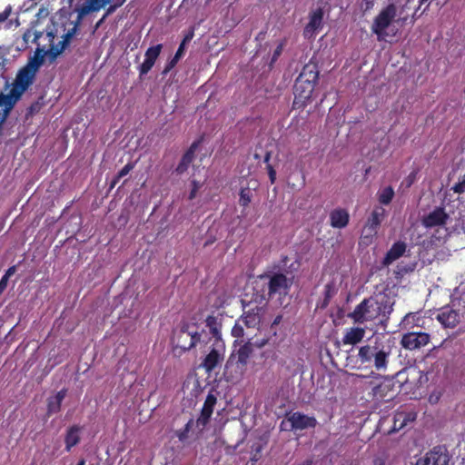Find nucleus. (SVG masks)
Masks as SVG:
<instances>
[{
  "label": "nucleus",
  "instance_id": "obj_1",
  "mask_svg": "<svg viewBox=\"0 0 465 465\" xmlns=\"http://www.w3.org/2000/svg\"><path fill=\"white\" fill-rule=\"evenodd\" d=\"M396 349L390 339L376 337L359 348L357 361L361 366L371 370V372H386Z\"/></svg>",
  "mask_w": 465,
  "mask_h": 465
},
{
  "label": "nucleus",
  "instance_id": "obj_2",
  "mask_svg": "<svg viewBox=\"0 0 465 465\" xmlns=\"http://www.w3.org/2000/svg\"><path fill=\"white\" fill-rule=\"evenodd\" d=\"M254 284V289L261 292L262 300L277 299L282 301L289 293L292 285V279L281 272H265L257 277Z\"/></svg>",
  "mask_w": 465,
  "mask_h": 465
},
{
  "label": "nucleus",
  "instance_id": "obj_3",
  "mask_svg": "<svg viewBox=\"0 0 465 465\" xmlns=\"http://www.w3.org/2000/svg\"><path fill=\"white\" fill-rule=\"evenodd\" d=\"M393 302L387 295H383L381 299L369 297L359 303L349 317L354 322L363 323L378 319L380 316L388 319L393 311Z\"/></svg>",
  "mask_w": 465,
  "mask_h": 465
},
{
  "label": "nucleus",
  "instance_id": "obj_4",
  "mask_svg": "<svg viewBox=\"0 0 465 465\" xmlns=\"http://www.w3.org/2000/svg\"><path fill=\"white\" fill-rule=\"evenodd\" d=\"M206 338L207 332L204 330L200 331L195 323L183 322L173 331V352L175 356L181 357L198 345L202 347L203 342H206Z\"/></svg>",
  "mask_w": 465,
  "mask_h": 465
},
{
  "label": "nucleus",
  "instance_id": "obj_5",
  "mask_svg": "<svg viewBox=\"0 0 465 465\" xmlns=\"http://www.w3.org/2000/svg\"><path fill=\"white\" fill-rule=\"evenodd\" d=\"M36 74L37 72L29 66H23L17 72L9 93L6 94L0 93V104H8L15 107L23 94L33 84Z\"/></svg>",
  "mask_w": 465,
  "mask_h": 465
},
{
  "label": "nucleus",
  "instance_id": "obj_6",
  "mask_svg": "<svg viewBox=\"0 0 465 465\" xmlns=\"http://www.w3.org/2000/svg\"><path fill=\"white\" fill-rule=\"evenodd\" d=\"M371 391L369 393L376 402H389L398 394L395 382L392 379L385 378L378 383L370 382Z\"/></svg>",
  "mask_w": 465,
  "mask_h": 465
},
{
  "label": "nucleus",
  "instance_id": "obj_7",
  "mask_svg": "<svg viewBox=\"0 0 465 465\" xmlns=\"http://www.w3.org/2000/svg\"><path fill=\"white\" fill-rule=\"evenodd\" d=\"M397 15V7L394 3H390L374 18L371 31L380 39L385 35V30L390 26Z\"/></svg>",
  "mask_w": 465,
  "mask_h": 465
},
{
  "label": "nucleus",
  "instance_id": "obj_8",
  "mask_svg": "<svg viewBox=\"0 0 465 465\" xmlns=\"http://www.w3.org/2000/svg\"><path fill=\"white\" fill-rule=\"evenodd\" d=\"M315 84L310 82H302L296 80L294 84V100L292 103L293 109L302 110L307 103L311 100L315 88Z\"/></svg>",
  "mask_w": 465,
  "mask_h": 465
},
{
  "label": "nucleus",
  "instance_id": "obj_9",
  "mask_svg": "<svg viewBox=\"0 0 465 465\" xmlns=\"http://www.w3.org/2000/svg\"><path fill=\"white\" fill-rule=\"evenodd\" d=\"M450 455L443 445L433 447L424 456L419 458L416 465H449Z\"/></svg>",
  "mask_w": 465,
  "mask_h": 465
},
{
  "label": "nucleus",
  "instance_id": "obj_10",
  "mask_svg": "<svg viewBox=\"0 0 465 465\" xmlns=\"http://www.w3.org/2000/svg\"><path fill=\"white\" fill-rule=\"evenodd\" d=\"M286 421L290 425L288 430L292 431L314 429L318 424L314 416H309L301 411L287 413Z\"/></svg>",
  "mask_w": 465,
  "mask_h": 465
},
{
  "label": "nucleus",
  "instance_id": "obj_11",
  "mask_svg": "<svg viewBox=\"0 0 465 465\" xmlns=\"http://www.w3.org/2000/svg\"><path fill=\"white\" fill-rule=\"evenodd\" d=\"M210 352L203 360L201 366L207 371H213L224 358L225 345L223 341L216 339V343H212Z\"/></svg>",
  "mask_w": 465,
  "mask_h": 465
},
{
  "label": "nucleus",
  "instance_id": "obj_12",
  "mask_svg": "<svg viewBox=\"0 0 465 465\" xmlns=\"http://www.w3.org/2000/svg\"><path fill=\"white\" fill-rule=\"evenodd\" d=\"M430 335L424 331H408L401 336V345L405 350L416 351L428 345Z\"/></svg>",
  "mask_w": 465,
  "mask_h": 465
},
{
  "label": "nucleus",
  "instance_id": "obj_13",
  "mask_svg": "<svg viewBox=\"0 0 465 465\" xmlns=\"http://www.w3.org/2000/svg\"><path fill=\"white\" fill-rule=\"evenodd\" d=\"M385 217V210L381 206H376L371 215L368 217L362 230L365 238L373 237L377 234L378 229Z\"/></svg>",
  "mask_w": 465,
  "mask_h": 465
},
{
  "label": "nucleus",
  "instance_id": "obj_14",
  "mask_svg": "<svg viewBox=\"0 0 465 465\" xmlns=\"http://www.w3.org/2000/svg\"><path fill=\"white\" fill-rule=\"evenodd\" d=\"M323 15L324 12L321 7L310 13L309 22L303 29L304 38L312 39L315 37L317 32L322 27Z\"/></svg>",
  "mask_w": 465,
  "mask_h": 465
},
{
  "label": "nucleus",
  "instance_id": "obj_15",
  "mask_svg": "<svg viewBox=\"0 0 465 465\" xmlns=\"http://www.w3.org/2000/svg\"><path fill=\"white\" fill-rule=\"evenodd\" d=\"M216 403H217L216 395L213 391H210L203 402L200 416L198 417V419L196 420V425L198 427L203 428L208 424Z\"/></svg>",
  "mask_w": 465,
  "mask_h": 465
},
{
  "label": "nucleus",
  "instance_id": "obj_16",
  "mask_svg": "<svg viewBox=\"0 0 465 465\" xmlns=\"http://www.w3.org/2000/svg\"><path fill=\"white\" fill-rule=\"evenodd\" d=\"M417 418L414 411H397L393 416V425L389 429L386 433L392 434L403 429L409 423L413 422Z\"/></svg>",
  "mask_w": 465,
  "mask_h": 465
},
{
  "label": "nucleus",
  "instance_id": "obj_17",
  "mask_svg": "<svg viewBox=\"0 0 465 465\" xmlns=\"http://www.w3.org/2000/svg\"><path fill=\"white\" fill-rule=\"evenodd\" d=\"M163 45L158 44L156 45L149 47L145 52V58L142 64L139 66L140 77L148 74L153 66L154 65L157 58L159 57Z\"/></svg>",
  "mask_w": 465,
  "mask_h": 465
},
{
  "label": "nucleus",
  "instance_id": "obj_18",
  "mask_svg": "<svg viewBox=\"0 0 465 465\" xmlns=\"http://www.w3.org/2000/svg\"><path fill=\"white\" fill-rule=\"evenodd\" d=\"M263 313V307L255 305L244 311L242 315V321L248 328H254L260 324Z\"/></svg>",
  "mask_w": 465,
  "mask_h": 465
},
{
  "label": "nucleus",
  "instance_id": "obj_19",
  "mask_svg": "<svg viewBox=\"0 0 465 465\" xmlns=\"http://www.w3.org/2000/svg\"><path fill=\"white\" fill-rule=\"evenodd\" d=\"M449 218V215L445 213L443 208L438 207L424 216L422 219V224L426 228H432L435 226L444 225Z\"/></svg>",
  "mask_w": 465,
  "mask_h": 465
},
{
  "label": "nucleus",
  "instance_id": "obj_20",
  "mask_svg": "<svg viewBox=\"0 0 465 465\" xmlns=\"http://www.w3.org/2000/svg\"><path fill=\"white\" fill-rule=\"evenodd\" d=\"M436 319L445 328H453L460 322V316H459L458 312L450 307L441 308V310L438 313Z\"/></svg>",
  "mask_w": 465,
  "mask_h": 465
},
{
  "label": "nucleus",
  "instance_id": "obj_21",
  "mask_svg": "<svg viewBox=\"0 0 465 465\" xmlns=\"http://www.w3.org/2000/svg\"><path fill=\"white\" fill-rule=\"evenodd\" d=\"M199 144H200L199 141L193 142L190 145V147L186 150V152L183 153V155L181 158L180 163H178V165L175 168V173L177 174H183L188 170L190 164L193 163V161L194 159L195 152H196Z\"/></svg>",
  "mask_w": 465,
  "mask_h": 465
},
{
  "label": "nucleus",
  "instance_id": "obj_22",
  "mask_svg": "<svg viewBox=\"0 0 465 465\" xmlns=\"http://www.w3.org/2000/svg\"><path fill=\"white\" fill-rule=\"evenodd\" d=\"M350 221V214L346 209L336 208L330 213V224L333 228H345Z\"/></svg>",
  "mask_w": 465,
  "mask_h": 465
},
{
  "label": "nucleus",
  "instance_id": "obj_23",
  "mask_svg": "<svg viewBox=\"0 0 465 465\" xmlns=\"http://www.w3.org/2000/svg\"><path fill=\"white\" fill-rule=\"evenodd\" d=\"M82 430L83 428L79 425H72L67 428L64 434V449L67 452L80 443Z\"/></svg>",
  "mask_w": 465,
  "mask_h": 465
},
{
  "label": "nucleus",
  "instance_id": "obj_24",
  "mask_svg": "<svg viewBox=\"0 0 465 465\" xmlns=\"http://www.w3.org/2000/svg\"><path fill=\"white\" fill-rule=\"evenodd\" d=\"M406 243L401 241L394 242L390 250L387 252L385 257L382 260L383 266H389L393 262L401 258L406 252Z\"/></svg>",
  "mask_w": 465,
  "mask_h": 465
},
{
  "label": "nucleus",
  "instance_id": "obj_25",
  "mask_svg": "<svg viewBox=\"0 0 465 465\" xmlns=\"http://www.w3.org/2000/svg\"><path fill=\"white\" fill-rule=\"evenodd\" d=\"M319 74L318 64L313 62H309L302 67V72L296 80H300V82H310L316 84L319 79Z\"/></svg>",
  "mask_w": 465,
  "mask_h": 465
},
{
  "label": "nucleus",
  "instance_id": "obj_26",
  "mask_svg": "<svg viewBox=\"0 0 465 465\" xmlns=\"http://www.w3.org/2000/svg\"><path fill=\"white\" fill-rule=\"evenodd\" d=\"M365 336V329L361 327H352L346 331L343 335L342 342L345 345H355L361 342Z\"/></svg>",
  "mask_w": 465,
  "mask_h": 465
},
{
  "label": "nucleus",
  "instance_id": "obj_27",
  "mask_svg": "<svg viewBox=\"0 0 465 465\" xmlns=\"http://www.w3.org/2000/svg\"><path fill=\"white\" fill-rule=\"evenodd\" d=\"M67 393L66 389H62L54 396L49 397L47 400V415L58 413L61 410L62 402Z\"/></svg>",
  "mask_w": 465,
  "mask_h": 465
},
{
  "label": "nucleus",
  "instance_id": "obj_28",
  "mask_svg": "<svg viewBox=\"0 0 465 465\" xmlns=\"http://www.w3.org/2000/svg\"><path fill=\"white\" fill-rule=\"evenodd\" d=\"M47 53L44 48L37 47L33 57H30L25 65L29 66L33 70L38 72L40 67L45 63V57Z\"/></svg>",
  "mask_w": 465,
  "mask_h": 465
},
{
  "label": "nucleus",
  "instance_id": "obj_29",
  "mask_svg": "<svg viewBox=\"0 0 465 465\" xmlns=\"http://www.w3.org/2000/svg\"><path fill=\"white\" fill-rule=\"evenodd\" d=\"M421 322L423 319L419 312H409L401 321V325L404 329H413L415 327H422Z\"/></svg>",
  "mask_w": 465,
  "mask_h": 465
},
{
  "label": "nucleus",
  "instance_id": "obj_30",
  "mask_svg": "<svg viewBox=\"0 0 465 465\" xmlns=\"http://www.w3.org/2000/svg\"><path fill=\"white\" fill-rule=\"evenodd\" d=\"M206 324L210 328V333L212 336L210 337L207 333L206 342H203V344L206 345L210 341H212V343H216V339L223 341L220 330L216 326V319L213 316L207 317Z\"/></svg>",
  "mask_w": 465,
  "mask_h": 465
},
{
  "label": "nucleus",
  "instance_id": "obj_31",
  "mask_svg": "<svg viewBox=\"0 0 465 465\" xmlns=\"http://www.w3.org/2000/svg\"><path fill=\"white\" fill-rule=\"evenodd\" d=\"M252 352V349L249 343L242 345L236 352L237 363L241 365H245Z\"/></svg>",
  "mask_w": 465,
  "mask_h": 465
},
{
  "label": "nucleus",
  "instance_id": "obj_32",
  "mask_svg": "<svg viewBox=\"0 0 465 465\" xmlns=\"http://www.w3.org/2000/svg\"><path fill=\"white\" fill-rule=\"evenodd\" d=\"M394 197V190L391 186L384 187L378 193V201L383 205H388L391 203Z\"/></svg>",
  "mask_w": 465,
  "mask_h": 465
},
{
  "label": "nucleus",
  "instance_id": "obj_33",
  "mask_svg": "<svg viewBox=\"0 0 465 465\" xmlns=\"http://www.w3.org/2000/svg\"><path fill=\"white\" fill-rule=\"evenodd\" d=\"M14 106L8 104H0V138L5 134V124Z\"/></svg>",
  "mask_w": 465,
  "mask_h": 465
},
{
  "label": "nucleus",
  "instance_id": "obj_34",
  "mask_svg": "<svg viewBox=\"0 0 465 465\" xmlns=\"http://www.w3.org/2000/svg\"><path fill=\"white\" fill-rule=\"evenodd\" d=\"M335 293L336 289L334 284L332 282L327 283L324 286V299L321 303L320 307L322 309L326 308L329 305L331 299L334 296Z\"/></svg>",
  "mask_w": 465,
  "mask_h": 465
},
{
  "label": "nucleus",
  "instance_id": "obj_35",
  "mask_svg": "<svg viewBox=\"0 0 465 465\" xmlns=\"http://www.w3.org/2000/svg\"><path fill=\"white\" fill-rule=\"evenodd\" d=\"M239 204L242 207H247L252 199V193L250 188H242L240 191Z\"/></svg>",
  "mask_w": 465,
  "mask_h": 465
},
{
  "label": "nucleus",
  "instance_id": "obj_36",
  "mask_svg": "<svg viewBox=\"0 0 465 465\" xmlns=\"http://www.w3.org/2000/svg\"><path fill=\"white\" fill-rule=\"evenodd\" d=\"M110 1L111 0H91V5L87 7H83L81 14L85 15L89 11H98L101 7L110 3Z\"/></svg>",
  "mask_w": 465,
  "mask_h": 465
},
{
  "label": "nucleus",
  "instance_id": "obj_37",
  "mask_svg": "<svg viewBox=\"0 0 465 465\" xmlns=\"http://www.w3.org/2000/svg\"><path fill=\"white\" fill-rule=\"evenodd\" d=\"M193 423V419H190L183 429L176 431V436L178 437L180 441H184L185 440H187L189 431L191 430Z\"/></svg>",
  "mask_w": 465,
  "mask_h": 465
},
{
  "label": "nucleus",
  "instance_id": "obj_38",
  "mask_svg": "<svg viewBox=\"0 0 465 465\" xmlns=\"http://www.w3.org/2000/svg\"><path fill=\"white\" fill-rule=\"evenodd\" d=\"M377 0H358V6L362 15L373 9Z\"/></svg>",
  "mask_w": 465,
  "mask_h": 465
},
{
  "label": "nucleus",
  "instance_id": "obj_39",
  "mask_svg": "<svg viewBox=\"0 0 465 465\" xmlns=\"http://www.w3.org/2000/svg\"><path fill=\"white\" fill-rule=\"evenodd\" d=\"M45 52L47 53L46 55H48L50 57V60L54 61L64 51H63V47H59L58 45H51L50 49H48Z\"/></svg>",
  "mask_w": 465,
  "mask_h": 465
},
{
  "label": "nucleus",
  "instance_id": "obj_40",
  "mask_svg": "<svg viewBox=\"0 0 465 465\" xmlns=\"http://www.w3.org/2000/svg\"><path fill=\"white\" fill-rule=\"evenodd\" d=\"M135 166V163L130 162L126 163L118 173L117 178H123L127 175Z\"/></svg>",
  "mask_w": 465,
  "mask_h": 465
},
{
  "label": "nucleus",
  "instance_id": "obj_41",
  "mask_svg": "<svg viewBox=\"0 0 465 465\" xmlns=\"http://www.w3.org/2000/svg\"><path fill=\"white\" fill-rule=\"evenodd\" d=\"M418 171L414 170L409 173V175L404 179L402 183H405L406 187H411L417 180Z\"/></svg>",
  "mask_w": 465,
  "mask_h": 465
},
{
  "label": "nucleus",
  "instance_id": "obj_42",
  "mask_svg": "<svg viewBox=\"0 0 465 465\" xmlns=\"http://www.w3.org/2000/svg\"><path fill=\"white\" fill-rule=\"evenodd\" d=\"M200 187H201V183L198 181H196V180L192 181V190L189 193V197H188L189 200H193L196 197V193H197L198 190L200 189Z\"/></svg>",
  "mask_w": 465,
  "mask_h": 465
},
{
  "label": "nucleus",
  "instance_id": "obj_43",
  "mask_svg": "<svg viewBox=\"0 0 465 465\" xmlns=\"http://www.w3.org/2000/svg\"><path fill=\"white\" fill-rule=\"evenodd\" d=\"M387 455L385 453L374 456L372 465H386Z\"/></svg>",
  "mask_w": 465,
  "mask_h": 465
},
{
  "label": "nucleus",
  "instance_id": "obj_44",
  "mask_svg": "<svg viewBox=\"0 0 465 465\" xmlns=\"http://www.w3.org/2000/svg\"><path fill=\"white\" fill-rule=\"evenodd\" d=\"M453 191L457 193H462L465 192V175L459 183H455Z\"/></svg>",
  "mask_w": 465,
  "mask_h": 465
},
{
  "label": "nucleus",
  "instance_id": "obj_45",
  "mask_svg": "<svg viewBox=\"0 0 465 465\" xmlns=\"http://www.w3.org/2000/svg\"><path fill=\"white\" fill-rule=\"evenodd\" d=\"M180 58H177L175 55L167 63L163 74H167L169 71H171L178 63Z\"/></svg>",
  "mask_w": 465,
  "mask_h": 465
},
{
  "label": "nucleus",
  "instance_id": "obj_46",
  "mask_svg": "<svg viewBox=\"0 0 465 465\" xmlns=\"http://www.w3.org/2000/svg\"><path fill=\"white\" fill-rule=\"evenodd\" d=\"M232 335L236 338L242 337L243 328L239 324H235L232 329Z\"/></svg>",
  "mask_w": 465,
  "mask_h": 465
},
{
  "label": "nucleus",
  "instance_id": "obj_47",
  "mask_svg": "<svg viewBox=\"0 0 465 465\" xmlns=\"http://www.w3.org/2000/svg\"><path fill=\"white\" fill-rule=\"evenodd\" d=\"M11 12H12V6L7 5L5 7V9L0 13V23L5 22L11 15Z\"/></svg>",
  "mask_w": 465,
  "mask_h": 465
},
{
  "label": "nucleus",
  "instance_id": "obj_48",
  "mask_svg": "<svg viewBox=\"0 0 465 465\" xmlns=\"http://www.w3.org/2000/svg\"><path fill=\"white\" fill-rule=\"evenodd\" d=\"M77 30V25H75L73 28L69 29L66 34L64 35L63 39L66 40L70 43L73 36L75 35Z\"/></svg>",
  "mask_w": 465,
  "mask_h": 465
},
{
  "label": "nucleus",
  "instance_id": "obj_49",
  "mask_svg": "<svg viewBox=\"0 0 465 465\" xmlns=\"http://www.w3.org/2000/svg\"><path fill=\"white\" fill-rule=\"evenodd\" d=\"M267 171H268L271 183H274V182L276 180V171L271 164H267Z\"/></svg>",
  "mask_w": 465,
  "mask_h": 465
},
{
  "label": "nucleus",
  "instance_id": "obj_50",
  "mask_svg": "<svg viewBox=\"0 0 465 465\" xmlns=\"http://www.w3.org/2000/svg\"><path fill=\"white\" fill-rule=\"evenodd\" d=\"M282 48H283V44H280L275 48L273 54H272V62H275L278 59V57L281 55V54L282 52Z\"/></svg>",
  "mask_w": 465,
  "mask_h": 465
},
{
  "label": "nucleus",
  "instance_id": "obj_51",
  "mask_svg": "<svg viewBox=\"0 0 465 465\" xmlns=\"http://www.w3.org/2000/svg\"><path fill=\"white\" fill-rule=\"evenodd\" d=\"M252 450H253V451H255V453L253 454V456H252V460H254V461H256V460H259V457H260V455H259V454H260V452H261V450H262V445H260V444L253 445V446L252 447Z\"/></svg>",
  "mask_w": 465,
  "mask_h": 465
},
{
  "label": "nucleus",
  "instance_id": "obj_52",
  "mask_svg": "<svg viewBox=\"0 0 465 465\" xmlns=\"http://www.w3.org/2000/svg\"><path fill=\"white\" fill-rule=\"evenodd\" d=\"M184 49H185V45L181 43L174 55L177 58H181L183 55Z\"/></svg>",
  "mask_w": 465,
  "mask_h": 465
},
{
  "label": "nucleus",
  "instance_id": "obj_53",
  "mask_svg": "<svg viewBox=\"0 0 465 465\" xmlns=\"http://www.w3.org/2000/svg\"><path fill=\"white\" fill-rule=\"evenodd\" d=\"M16 272V266L15 265H13L11 267H9L5 273L4 274V276H5L6 278H10L12 275H14Z\"/></svg>",
  "mask_w": 465,
  "mask_h": 465
},
{
  "label": "nucleus",
  "instance_id": "obj_54",
  "mask_svg": "<svg viewBox=\"0 0 465 465\" xmlns=\"http://www.w3.org/2000/svg\"><path fill=\"white\" fill-rule=\"evenodd\" d=\"M194 35L193 30H191L185 36L183 37L182 43L186 45V43L190 42Z\"/></svg>",
  "mask_w": 465,
  "mask_h": 465
},
{
  "label": "nucleus",
  "instance_id": "obj_55",
  "mask_svg": "<svg viewBox=\"0 0 465 465\" xmlns=\"http://www.w3.org/2000/svg\"><path fill=\"white\" fill-rule=\"evenodd\" d=\"M8 280H9L8 278H6L5 276L3 275V277L0 280V289H2L4 291L6 289Z\"/></svg>",
  "mask_w": 465,
  "mask_h": 465
},
{
  "label": "nucleus",
  "instance_id": "obj_56",
  "mask_svg": "<svg viewBox=\"0 0 465 465\" xmlns=\"http://www.w3.org/2000/svg\"><path fill=\"white\" fill-rule=\"evenodd\" d=\"M120 179L121 178H117V175H115L110 183V189L114 188L116 184L119 183Z\"/></svg>",
  "mask_w": 465,
  "mask_h": 465
},
{
  "label": "nucleus",
  "instance_id": "obj_57",
  "mask_svg": "<svg viewBox=\"0 0 465 465\" xmlns=\"http://www.w3.org/2000/svg\"><path fill=\"white\" fill-rule=\"evenodd\" d=\"M124 1H125V0H122L121 2H119V3L115 4L114 5L110 6V7L108 8V10H107V14H109V13L113 12L116 7L121 6V5L124 4Z\"/></svg>",
  "mask_w": 465,
  "mask_h": 465
},
{
  "label": "nucleus",
  "instance_id": "obj_58",
  "mask_svg": "<svg viewBox=\"0 0 465 465\" xmlns=\"http://www.w3.org/2000/svg\"><path fill=\"white\" fill-rule=\"evenodd\" d=\"M69 45V42H67L66 40L63 39L59 42V44L57 45L59 47H63V51L67 47V45Z\"/></svg>",
  "mask_w": 465,
  "mask_h": 465
},
{
  "label": "nucleus",
  "instance_id": "obj_59",
  "mask_svg": "<svg viewBox=\"0 0 465 465\" xmlns=\"http://www.w3.org/2000/svg\"><path fill=\"white\" fill-rule=\"evenodd\" d=\"M299 465H312V459H307V460H305L304 461H302Z\"/></svg>",
  "mask_w": 465,
  "mask_h": 465
},
{
  "label": "nucleus",
  "instance_id": "obj_60",
  "mask_svg": "<svg viewBox=\"0 0 465 465\" xmlns=\"http://www.w3.org/2000/svg\"><path fill=\"white\" fill-rule=\"evenodd\" d=\"M30 35H31V32L28 30V31H27V32H25V33L24 34V35H23L24 40H25V42H27V41H28V38L30 37Z\"/></svg>",
  "mask_w": 465,
  "mask_h": 465
},
{
  "label": "nucleus",
  "instance_id": "obj_61",
  "mask_svg": "<svg viewBox=\"0 0 465 465\" xmlns=\"http://www.w3.org/2000/svg\"><path fill=\"white\" fill-rule=\"evenodd\" d=\"M42 35V33L41 32H35V38H34V42H36L37 39Z\"/></svg>",
  "mask_w": 465,
  "mask_h": 465
},
{
  "label": "nucleus",
  "instance_id": "obj_62",
  "mask_svg": "<svg viewBox=\"0 0 465 465\" xmlns=\"http://www.w3.org/2000/svg\"><path fill=\"white\" fill-rule=\"evenodd\" d=\"M77 465H85V460L84 459L80 460L78 462H77Z\"/></svg>",
  "mask_w": 465,
  "mask_h": 465
},
{
  "label": "nucleus",
  "instance_id": "obj_63",
  "mask_svg": "<svg viewBox=\"0 0 465 465\" xmlns=\"http://www.w3.org/2000/svg\"><path fill=\"white\" fill-rule=\"evenodd\" d=\"M270 157H271V156H270V153H268L265 155L264 162H265V163H268V162H269V160H270Z\"/></svg>",
  "mask_w": 465,
  "mask_h": 465
},
{
  "label": "nucleus",
  "instance_id": "obj_64",
  "mask_svg": "<svg viewBox=\"0 0 465 465\" xmlns=\"http://www.w3.org/2000/svg\"><path fill=\"white\" fill-rule=\"evenodd\" d=\"M47 35L51 38V40L54 37V35L52 32H49Z\"/></svg>",
  "mask_w": 465,
  "mask_h": 465
}]
</instances>
